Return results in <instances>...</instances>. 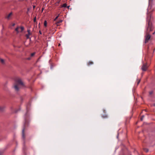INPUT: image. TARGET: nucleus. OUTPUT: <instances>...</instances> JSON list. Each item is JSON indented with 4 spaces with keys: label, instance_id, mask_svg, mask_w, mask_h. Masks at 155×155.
Listing matches in <instances>:
<instances>
[{
    "label": "nucleus",
    "instance_id": "nucleus-1",
    "mask_svg": "<svg viewBox=\"0 0 155 155\" xmlns=\"http://www.w3.org/2000/svg\"><path fill=\"white\" fill-rule=\"evenodd\" d=\"M29 117V115L27 113H26L25 115L24 118L25 122L23 125V129L22 130V137L24 142H25V130L26 128L28 126V120Z\"/></svg>",
    "mask_w": 155,
    "mask_h": 155
},
{
    "label": "nucleus",
    "instance_id": "nucleus-2",
    "mask_svg": "<svg viewBox=\"0 0 155 155\" xmlns=\"http://www.w3.org/2000/svg\"><path fill=\"white\" fill-rule=\"evenodd\" d=\"M153 30L152 28L151 25H150L149 23H148V26L147 28L146 35L145 36V43H146L148 42L151 36L150 34V32L152 31Z\"/></svg>",
    "mask_w": 155,
    "mask_h": 155
},
{
    "label": "nucleus",
    "instance_id": "nucleus-3",
    "mask_svg": "<svg viewBox=\"0 0 155 155\" xmlns=\"http://www.w3.org/2000/svg\"><path fill=\"white\" fill-rule=\"evenodd\" d=\"M15 81L18 84L21 85L23 86H24V85L23 82L20 78H19L16 79L15 80Z\"/></svg>",
    "mask_w": 155,
    "mask_h": 155
},
{
    "label": "nucleus",
    "instance_id": "nucleus-4",
    "mask_svg": "<svg viewBox=\"0 0 155 155\" xmlns=\"http://www.w3.org/2000/svg\"><path fill=\"white\" fill-rule=\"evenodd\" d=\"M147 68L148 67L147 66V63L143 64L141 67V69L143 71H145L147 70Z\"/></svg>",
    "mask_w": 155,
    "mask_h": 155
},
{
    "label": "nucleus",
    "instance_id": "nucleus-5",
    "mask_svg": "<svg viewBox=\"0 0 155 155\" xmlns=\"http://www.w3.org/2000/svg\"><path fill=\"white\" fill-rule=\"evenodd\" d=\"M94 63L93 61H89L87 63V65L88 66H89L90 65H92Z\"/></svg>",
    "mask_w": 155,
    "mask_h": 155
},
{
    "label": "nucleus",
    "instance_id": "nucleus-6",
    "mask_svg": "<svg viewBox=\"0 0 155 155\" xmlns=\"http://www.w3.org/2000/svg\"><path fill=\"white\" fill-rule=\"evenodd\" d=\"M12 12L10 13L6 17V18L8 19H10V16L12 15Z\"/></svg>",
    "mask_w": 155,
    "mask_h": 155
},
{
    "label": "nucleus",
    "instance_id": "nucleus-7",
    "mask_svg": "<svg viewBox=\"0 0 155 155\" xmlns=\"http://www.w3.org/2000/svg\"><path fill=\"white\" fill-rule=\"evenodd\" d=\"M62 21V20L61 19L59 20L56 23V24L57 26L59 25V24Z\"/></svg>",
    "mask_w": 155,
    "mask_h": 155
},
{
    "label": "nucleus",
    "instance_id": "nucleus-8",
    "mask_svg": "<svg viewBox=\"0 0 155 155\" xmlns=\"http://www.w3.org/2000/svg\"><path fill=\"white\" fill-rule=\"evenodd\" d=\"M14 88L15 90L18 91L19 90V88L17 85H15L14 86Z\"/></svg>",
    "mask_w": 155,
    "mask_h": 155
},
{
    "label": "nucleus",
    "instance_id": "nucleus-9",
    "mask_svg": "<svg viewBox=\"0 0 155 155\" xmlns=\"http://www.w3.org/2000/svg\"><path fill=\"white\" fill-rule=\"evenodd\" d=\"M20 28V27L18 26L16 28H15V30L16 31L17 33L18 34L19 32V31L18 29Z\"/></svg>",
    "mask_w": 155,
    "mask_h": 155
},
{
    "label": "nucleus",
    "instance_id": "nucleus-10",
    "mask_svg": "<svg viewBox=\"0 0 155 155\" xmlns=\"http://www.w3.org/2000/svg\"><path fill=\"white\" fill-rule=\"evenodd\" d=\"M102 117L104 118H107L108 117V116L107 115L105 114L102 116Z\"/></svg>",
    "mask_w": 155,
    "mask_h": 155
},
{
    "label": "nucleus",
    "instance_id": "nucleus-11",
    "mask_svg": "<svg viewBox=\"0 0 155 155\" xmlns=\"http://www.w3.org/2000/svg\"><path fill=\"white\" fill-rule=\"evenodd\" d=\"M0 61L1 62L2 64H5V61H4V60L2 59H1V58H0Z\"/></svg>",
    "mask_w": 155,
    "mask_h": 155
},
{
    "label": "nucleus",
    "instance_id": "nucleus-12",
    "mask_svg": "<svg viewBox=\"0 0 155 155\" xmlns=\"http://www.w3.org/2000/svg\"><path fill=\"white\" fill-rule=\"evenodd\" d=\"M5 108V107H2L0 106V111L3 110Z\"/></svg>",
    "mask_w": 155,
    "mask_h": 155
},
{
    "label": "nucleus",
    "instance_id": "nucleus-13",
    "mask_svg": "<svg viewBox=\"0 0 155 155\" xmlns=\"http://www.w3.org/2000/svg\"><path fill=\"white\" fill-rule=\"evenodd\" d=\"M30 35H31L30 34H28H28H27L25 36L26 37L27 39H28L29 38V36Z\"/></svg>",
    "mask_w": 155,
    "mask_h": 155
},
{
    "label": "nucleus",
    "instance_id": "nucleus-14",
    "mask_svg": "<svg viewBox=\"0 0 155 155\" xmlns=\"http://www.w3.org/2000/svg\"><path fill=\"white\" fill-rule=\"evenodd\" d=\"M20 28L21 29V32H22L23 31H24V28L23 26H21L20 27Z\"/></svg>",
    "mask_w": 155,
    "mask_h": 155
},
{
    "label": "nucleus",
    "instance_id": "nucleus-15",
    "mask_svg": "<svg viewBox=\"0 0 155 155\" xmlns=\"http://www.w3.org/2000/svg\"><path fill=\"white\" fill-rule=\"evenodd\" d=\"M44 25L45 27H46L47 26V21L45 20L44 22Z\"/></svg>",
    "mask_w": 155,
    "mask_h": 155
},
{
    "label": "nucleus",
    "instance_id": "nucleus-16",
    "mask_svg": "<svg viewBox=\"0 0 155 155\" xmlns=\"http://www.w3.org/2000/svg\"><path fill=\"white\" fill-rule=\"evenodd\" d=\"M67 5L66 3L64 4L61 6L62 7H67Z\"/></svg>",
    "mask_w": 155,
    "mask_h": 155
},
{
    "label": "nucleus",
    "instance_id": "nucleus-17",
    "mask_svg": "<svg viewBox=\"0 0 155 155\" xmlns=\"http://www.w3.org/2000/svg\"><path fill=\"white\" fill-rule=\"evenodd\" d=\"M35 52H33V53H31V57H32L33 56H34L35 55Z\"/></svg>",
    "mask_w": 155,
    "mask_h": 155
},
{
    "label": "nucleus",
    "instance_id": "nucleus-18",
    "mask_svg": "<svg viewBox=\"0 0 155 155\" xmlns=\"http://www.w3.org/2000/svg\"><path fill=\"white\" fill-rule=\"evenodd\" d=\"M36 17H35L34 19V22H36Z\"/></svg>",
    "mask_w": 155,
    "mask_h": 155
},
{
    "label": "nucleus",
    "instance_id": "nucleus-19",
    "mask_svg": "<svg viewBox=\"0 0 155 155\" xmlns=\"http://www.w3.org/2000/svg\"><path fill=\"white\" fill-rule=\"evenodd\" d=\"M144 117V116L143 115L140 118V120L141 121H142L143 119V118Z\"/></svg>",
    "mask_w": 155,
    "mask_h": 155
},
{
    "label": "nucleus",
    "instance_id": "nucleus-20",
    "mask_svg": "<svg viewBox=\"0 0 155 155\" xmlns=\"http://www.w3.org/2000/svg\"><path fill=\"white\" fill-rule=\"evenodd\" d=\"M59 15H58V16H57L56 17V18H55L54 19V21H56V20L58 18V17H59Z\"/></svg>",
    "mask_w": 155,
    "mask_h": 155
},
{
    "label": "nucleus",
    "instance_id": "nucleus-21",
    "mask_svg": "<svg viewBox=\"0 0 155 155\" xmlns=\"http://www.w3.org/2000/svg\"><path fill=\"white\" fill-rule=\"evenodd\" d=\"M153 93V91H152L149 92V94L150 95L152 94Z\"/></svg>",
    "mask_w": 155,
    "mask_h": 155
},
{
    "label": "nucleus",
    "instance_id": "nucleus-22",
    "mask_svg": "<svg viewBox=\"0 0 155 155\" xmlns=\"http://www.w3.org/2000/svg\"><path fill=\"white\" fill-rule=\"evenodd\" d=\"M26 59L27 60H30L31 59V57L28 58H26Z\"/></svg>",
    "mask_w": 155,
    "mask_h": 155
},
{
    "label": "nucleus",
    "instance_id": "nucleus-23",
    "mask_svg": "<svg viewBox=\"0 0 155 155\" xmlns=\"http://www.w3.org/2000/svg\"><path fill=\"white\" fill-rule=\"evenodd\" d=\"M27 32H28V33L31 34L30 30H28Z\"/></svg>",
    "mask_w": 155,
    "mask_h": 155
},
{
    "label": "nucleus",
    "instance_id": "nucleus-24",
    "mask_svg": "<svg viewBox=\"0 0 155 155\" xmlns=\"http://www.w3.org/2000/svg\"><path fill=\"white\" fill-rule=\"evenodd\" d=\"M140 80H139L138 81H137V85H138L139 84V83H140Z\"/></svg>",
    "mask_w": 155,
    "mask_h": 155
},
{
    "label": "nucleus",
    "instance_id": "nucleus-25",
    "mask_svg": "<svg viewBox=\"0 0 155 155\" xmlns=\"http://www.w3.org/2000/svg\"><path fill=\"white\" fill-rule=\"evenodd\" d=\"M103 112L104 113H106V111L105 110H103Z\"/></svg>",
    "mask_w": 155,
    "mask_h": 155
},
{
    "label": "nucleus",
    "instance_id": "nucleus-26",
    "mask_svg": "<svg viewBox=\"0 0 155 155\" xmlns=\"http://www.w3.org/2000/svg\"><path fill=\"white\" fill-rule=\"evenodd\" d=\"M39 33H40V35H41L42 34V33H41V31H39Z\"/></svg>",
    "mask_w": 155,
    "mask_h": 155
},
{
    "label": "nucleus",
    "instance_id": "nucleus-27",
    "mask_svg": "<svg viewBox=\"0 0 155 155\" xmlns=\"http://www.w3.org/2000/svg\"><path fill=\"white\" fill-rule=\"evenodd\" d=\"M35 7V5L33 6V9H34Z\"/></svg>",
    "mask_w": 155,
    "mask_h": 155
},
{
    "label": "nucleus",
    "instance_id": "nucleus-28",
    "mask_svg": "<svg viewBox=\"0 0 155 155\" xmlns=\"http://www.w3.org/2000/svg\"><path fill=\"white\" fill-rule=\"evenodd\" d=\"M15 25V24L14 23L12 24V26H13Z\"/></svg>",
    "mask_w": 155,
    "mask_h": 155
},
{
    "label": "nucleus",
    "instance_id": "nucleus-29",
    "mask_svg": "<svg viewBox=\"0 0 155 155\" xmlns=\"http://www.w3.org/2000/svg\"><path fill=\"white\" fill-rule=\"evenodd\" d=\"M146 151L147 152L148 151V150L147 149H146Z\"/></svg>",
    "mask_w": 155,
    "mask_h": 155
},
{
    "label": "nucleus",
    "instance_id": "nucleus-30",
    "mask_svg": "<svg viewBox=\"0 0 155 155\" xmlns=\"http://www.w3.org/2000/svg\"><path fill=\"white\" fill-rule=\"evenodd\" d=\"M69 7H70V6H67V8H69Z\"/></svg>",
    "mask_w": 155,
    "mask_h": 155
},
{
    "label": "nucleus",
    "instance_id": "nucleus-31",
    "mask_svg": "<svg viewBox=\"0 0 155 155\" xmlns=\"http://www.w3.org/2000/svg\"><path fill=\"white\" fill-rule=\"evenodd\" d=\"M153 105L155 106V104H154Z\"/></svg>",
    "mask_w": 155,
    "mask_h": 155
},
{
    "label": "nucleus",
    "instance_id": "nucleus-32",
    "mask_svg": "<svg viewBox=\"0 0 155 155\" xmlns=\"http://www.w3.org/2000/svg\"><path fill=\"white\" fill-rule=\"evenodd\" d=\"M43 8L42 9V11H43Z\"/></svg>",
    "mask_w": 155,
    "mask_h": 155
}]
</instances>
